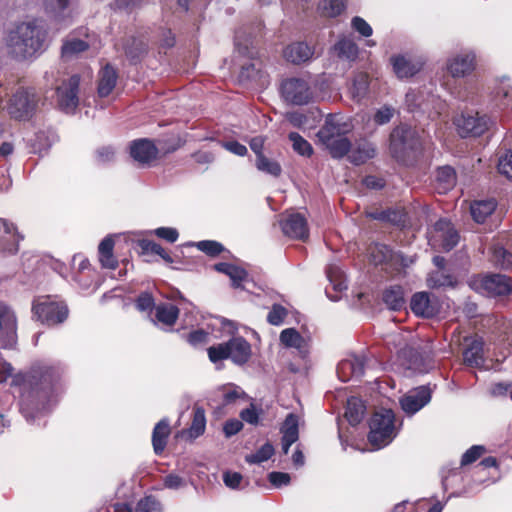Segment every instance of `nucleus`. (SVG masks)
Segmentation results:
<instances>
[{
  "instance_id": "37998d69",
  "label": "nucleus",
  "mask_w": 512,
  "mask_h": 512,
  "mask_svg": "<svg viewBox=\"0 0 512 512\" xmlns=\"http://www.w3.org/2000/svg\"><path fill=\"white\" fill-rule=\"evenodd\" d=\"M322 16L336 17L345 9V0H321L318 7Z\"/></svg>"
},
{
  "instance_id": "4468645a",
  "label": "nucleus",
  "mask_w": 512,
  "mask_h": 512,
  "mask_svg": "<svg viewBox=\"0 0 512 512\" xmlns=\"http://www.w3.org/2000/svg\"><path fill=\"white\" fill-rule=\"evenodd\" d=\"M431 395L428 386L411 389L399 399L401 409L409 416L414 415L431 401Z\"/></svg>"
},
{
  "instance_id": "69168bd1",
  "label": "nucleus",
  "mask_w": 512,
  "mask_h": 512,
  "mask_svg": "<svg viewBox=\"0 0 512 512\" xmlns=\"http://www.w3.org/2000/svg\"><path fill=\"white\" fill-rule=\"evenodd\" d=\"M163 485L167 489L177 490L186 485L185 479L177 474H168L163 478Z\"/></svg>"
},
{
  "instance_id": "4be33fe9",
  "label": "nucleus",
  "mask_w": 512,
  "mask_h": 512,
  "mask_svg": "<svg viewBox=\"0 0 512 512\" xmlns=\"http://www.w3.org/2000/svg\"><path fill=\"white\" fill-rule=\"evenodd\" d=\"M279 340L286 348L296 349L302 358H305L309 353V341L295 328H286L282 330Z\"/></svg>"
},
{
  "instance_id": "39448f33",
  "label": "nucleus",
  "mask_w": 512,
  "mask_h": 512,
  "mask_svg": "<svg viewBox=\"0 0 512 512\" xmlns=\"http://www.w3.org/2000/svg\"><path fill=\"white\" fill-rule=\"evenodd\" d=\"M40 98L32 88H19L10 98L7 111L16 120L30 119L38 109Z\"/></svg>"
},
{
  "instance_id": "13d9d810",
  "label": "nucleus",
  "mask_w": 512,
  "mask_h": 512,
  "mask_svg": "<svg viewBox=\"0 0 512 512\" xmlns=\"http://www.w3.org/2000/svg\"><path fill=\"white\" fill-rule=\"evenodd\" d=\"M286 316L287 310L279 304H274L268 313L267 320L270 324L278 326L283 323Z\"/></svg>"
},
{
  "instance_id": "603ef678",
  "label": "nucleus",
  "mask_w": 512,
  "mask_h": 512,
  "mask_svg": "<svg viewBox=\"0 0 512 512\" xmlns=\"http://www.w3.org/2000/svg\"><path fill=\"white\" fill-rule=\"evenodd\" d=\"M1 329L13 333L16 329V318L14 313L6 305L0 303V330Z\"/></svg>"
},
{
  "instance_id": "aec40b11",
  "label": "nucleus",
  "mask_w": 512,
  "mask_h": 512,
  "mask_svg": "<svg viewBox=\"0 0 512 512\" xmlns=\"http://www.w3.org/2000/svg\"><path fill=\"white\" fill-rule=\"evenodd\" d=\"M23 236L19 233L16 225L8 219L0 218V249L10 253L18 251L19 242Z\"/></svg>"
},
{
  "instance_id": "ea45409f",
  "label": "nucleus",
  "mask_w": 512,
  "mask_h": 512,
  "mask_svg": "<svg viewBox=\"0 0 512 512\" xmlns=\"http://www.w3.org/2000/svg\"><path fill=\"white\" fill-rule=\"evenodd\" d=\"M369 77L366 73H358L352 80L350 94L356 101L362 100L368 93Z\"/></svg>"
},
{
  "instance_id": "412c9836",
  "label": "nucleus",
  "mask_w": 512,
  "mask_h": 512,
  "mask_svg": "<svg viewBox=\"0 0 512 512\" xmlns=\"http://www.w3.org/2000/svg\"><path fill=\"white\" fill-rule=\"evenodd\" d=\"M365 360L360 356H350L343 359L337 367V373L341 381L347 382L358 379L364 373Z\"/></svg>"
},
{
  "instance_id": "f8f14e48",
  "label": "nucleus",
  "mask_w": 512,
  "mask_h": 512,
  "mask_svg": "<svg viewBox=\"0 0 512 512\" xmlns=\"http://www.w3.org/2000/svg\"><path fill=\"white\" fill-rule=\"evenodd\" d=\"M79 76L72 75L57 87V104L65 113H72L78 106Z\"/></svg>"
},
{
  "instance_id": "6e6552de",
  "label": "nucleus",
  "mask_w": 512,
  "mask_h": 512,
  "mask_svg": "<svg viewBox=\"0 0 512 512\" xmlns=\"http://www.w3.org/2000/svg\"><path fill=\"white\" fill-rule=\"evenodd\" d=\"M455 125L462 137H478L489 129L491 120L486 114H481L477 111H467L456 118Z\"/></svg>"
},
{
  "instance_id": "0e129e2a",
  "label": "nucleus",
  "mask_w": 512,
  "mask_h": 512,
  "mask_svg": "<svg viewBox=\"0 0 512 512\" xmlns=\"http://www.w3.org/2000/svg\"><path fill=\"white\" fill-rule=\"evenodd\" d=\"M116 152L111 146H103L96 150L95 159L100 164H106L115 159Z\"/></svg>"
},
{
  "instance_id": "0eeeda50",
  "label": "nucleus",
  "mask_w": 512,
  "mask_h": 512,
  "mask_svg": "<svg viewBox=\"0 0 512 512\" xmlns=\"http://www.w3.org/2000/svg\"><path fill=\"white\" fill-rule=\"evenodd\" d=\"M33 316L48 326L60 324L68 317V308L63 302L49 296L39 297L32 306Z\"/></svg>"
},
{
  "instance_id": "a211bd4d",
  "label": "nucleus",
  "mask_w": 512,
  "mask_h": 512,
  "mask_svg": "<svg viewBox=\"0 0 512 512\" xmlns=\"http://www.w3.org/2000/svg\"><path fill=\"white\" fill-rule=\"evenodd\" d=\"M393 71L399 79L410 78L423 67V60L410 55H395L390 59Z\"/></svg>"
},
{
  "instance_id": "e2e57ef3",
  "label": "nucleus",
  "mask_w": 512,
  "mask_h": 512,
  "mask_svg": "<svg viewBox=\"0 0 512 512\" xmlns=\"http://www.w3.org/2000/svg\"><path fill=\"white\" fill-rule=\"evenodd\" d=\"M485 448L481 445L472 446L462 456L461 465H468L475 462L482 454H484Z\"/></svg>"
},
{
  "instance_id": "09e8293b",
  "label": "nucleus",
  "mask_w": 512,
  "mask_h": 512,
  "mask_svg": "<svg viewBox=\"0 0 512 512\" xmlns=\"http://www.w3.org/2000/svg\"><path fill=\"white\" fill-rule=\"evenodd\" d=\"M79 270L80 272L74 276V281L77 282L81 288L88 289L92 283V271L89 268L88 260L81 259L79 263Z\"/></svg>"
},
{
  "instance_id": "8fccbe9b",
  "label": "nucleus",
  "mask_w": 512,
  "mask_h": 512,
  "mask_svg": "<svg viewBox=\"0 0 512 512\" xmlns=\"http://www.w3.org/2000/svg\"><path fill=\"white\" fill-rule=\"evenodd\" d=\"M492 261L496 266L502 269H509L512 267V253L503 247H494Z\"/></svg>"
},
{
  "instance_id": "f3484780",
  "label": "nucleus",
  "mask_w": 512,
  "mask_h": 512,
  "mask_svg": "<svg viewBox=\"0 0 512 512\" xmlns=\"http://www.w3.org/2000/svg\"><path fill=\"white\" fill-rule=\"evenodd\" d=\"M280 225L283 233L293 239L306 240L309 235L307 221L300 213L281 215Z\"/></svg>"
},
{
  "instance_id": "79ce46f5",
  "label": "nucleus",
  "mask_w": 512,
  "mask_h": 512,
  "mask_svg": "<svg viewBox=\"0 0 512 512\" xmlns=\"http://www.w3.org/2000/svg\"><path fill=\"white\" fill-rule=\"evenodd\" d=\"M216 393L218 397L222 398L223 405L233 404L238 399L245 397V392L240 387L233 384L219 387Z\"/></svg>"
},
{
  "instance_id": "4c0bfd02",
  "label": "nucleus",
  "mask_w": 512,
  "mask_h": 512,
  "mask_svg": "<svg viewBox=\"0 0 512 512\" xmlns=\"http://www.w3.org/2000/svg\"><path fill=\"white\" fill-rule=\"evenodd\" d=\"M287 121L296 128L299 129H308L312 128L313 124L310 123V118H313L315 122L319 117L320 113L318 111H310L309 113H301V112H290L285 115Z\"/></svg>"
},
{
  "instance_id": "dca6fc26",
  "label": "nucleus",
  "mask_w": 512,
  "mask_h": 512,
  "mask_svg": "<svg viewBox=\"0 0 512 512\" xmlns=\"http://www.w3.org/2000/svg\"><path fill=\"white\" fill-rule=\"evenodd\" d=\"M430 241L433 245L438 244L443 250L449 251L457 245L459 235L450 221L440 219L434 225Z\"/></svg>"
},
{
  "instance_id": "a878e982",
  "label": "nucleus",
  "mask_w": 512,
  "mask_h": 512,
  "mask_svg": "<svg viewBox=\"0 0 512 512\" xmlns=\"http://www.w3.org/2000/svg\"><path fill=\"white\" fill-rule=\"evenodd\" d=\"M314 50L304 42H295L288 45L283 55L285 59L293 64H301L312 58Z\"/></svg>"
},
{
  "instance_id": "58836bf2",
  "label": "nucleus",
  "mask_w": 512,
  "mask_h": 512,
  "mask_svg": "<svg viewBox=\"0 0 512 512\" xmlns=\"http://www.w3.org/2000/svg\"><path fill=\"white\" fill-rule=\"evenodd\" d=\"M376 150L373 144L361 142L349 156L350 161L355 165H360L375 156Z\"/></svg>"
},
{
  "instance_id": "72a5a7b5",
  "label": "nucleus",
  "mask_w": 512,
  "mask_h": 512,
  "mask_svg": "<svg viewBox=\"0 0 512 512\" xmlns=\"http://www.w3.org/2000/svg\"><path fill=\"white\" fill-rule=\"evenodd\" d=\"M178 316L179 309L171 303H161L155 306V318L163 325H174Z\"/></svg>"
},
{
  "instance_id": "cd10ccee",
  "label": "nucleus",
  "mask_w": 512,
  "mask_h": 512,
  "mask_svg": "<svg viewBox=\"0 0 512 512\" xmlns=\"http://www.w3.org/2000/svg\"><path fill=\"white\" fill-rule=\"evenodd\" d=\"M206 429V416L202 407L195 405L193 408V419L190 427L182 432V435L190 440L201 436Z\"/></svg>"
},
{
  "instance_id": "c9c22d12",
  "label": "nucleus",
  "mask_w": 512,
  "mask_h": 512,
  "mask_svg": "<svg viewBox=\"0 0 512 512\" xmlns=\"http://www.w3.org/2000/svg\"><path fill=\"white\" fill-rule=\"evenodd\" d=\"M214 268L216 271L226 274L231 279L234 287H240L241 283L247 278V272L243 268L230 263H218Z\"/></svg>"
},
{
  "instance_id": "a19ab883",
  "label": "nucleus",
  "mask_w": 512,
  "mask_h": 512,
  "mask_svg": "<svg viewBox=\"0 0 512 512\" xmlns=\"http://www.w3.org/2000/svg\"><path fill=\"white\" fill-rule=\"evenodd\" d=\"M114 242L110 237L104 238L98 247L99 260L103 267L113 269L116 266V260L113 257Z\"/></svg>"
},
{
  "instance_id": "4d7b16f0",
  "label": "nucleus",
  "mask_w": 512,
  "mask_h": 512,
  "mask_svg": "<svg viewBox=\"0 0 512 512\" xmlns=\"http://www.w3.org/2000/svg\"><path fill=\"white\" fill-rule=\"evenodd\" d=\"M30 142H31V152L38 153V154H42L43 152H46L51 145L44 132L37 133L35 135V138L31 139Z\"/></svg>"
},
{
  "instance_id": "49530a36",
  "label": "nucleus",
  "mask_w": 512,
  "mask_h": 512,
  "mask_svg": "<svg viewBox=\"0 0 512 512\" xmlns=\"http://www.w3.org/2000/svg\"><path fill=\"white\" fill-rule=\"evenodd\" d=\"M289 140L292 142V147L295 152L301 156L310 157L313 154L311 144L305 140L300 134L291 132L288 135Z\"/></svg>"
},
{
  "instance_id": "c03bdc74",
  "label": "nucleus",
  "mask_w": 512,
  "mask_h": 512,
  "mask_svg": "<svg viewBox=\"0 0 512 512\" xmlns=\"http://www.w3.org/2000/svg\"><path fill=\"white\" fill-rule=\"evenodd\" d=\"M327 277L335 291L341 292L347 289L346 277L338 266L330 265L327 269Z\"/></svg>"
},
{
  "instance_id": "774afa93",
  "label": "nucleus",
  "mask_w": 512,
  "mask_h": 512,
  "mask_svg": "<svg viewBox=\"0 0 512 512\" xmlns=\"http://www.w3.org/2000/svg\"><path fill=\"white\" fill-rule=\"evenodd\" d=\"M394 109L390 106H383L374 115V121L379 125L388 123L394 115Z\"/></svg>"
},
{
  "instance_id": "1a4fd4ad",
  "label": "nucleus",
  "mask_w": 512,
  "mask_h": 512,
  "mask_svg": "<svg viewBox=\"0 0 512 512\" xmlns=\"http://www.w3.org/2000/svg\"><path fill=\"white\" fill-rule=\"evenodd\" d=\"M472 287L488 296H502L512 292V280L503 274H489L475 279Z\"/></svg>"
},
{
  "instance_id": "a18cd8bd",
  "label": "nucleus",
  "mask_w": 512,
  "mask_h": 512,
  "mask_svg": "<svg viewBox=\"0 0 512 512\" xmlns=\"http://www.w3.org/2000/svg\"><path fill=\"white\" fill-rule=\"evenodd\" d=\"M147 52V44L143 39L133 38L125 47L127 57L137 62Z\"/></svg>"
},
{
  "instance_id": "c85d7f7f",
  "label": "nucleus",
  "mask_w": 512,
  "mask_h": 512,
  "mask_svg": "<svg viewBox=\"0 0 512 512\" xmlns=\"http://www.w3.org/2000/svg\"><path fill=\"white\" fill-rule=\"evenodd\" d=\"M383 302L388 309L399 311L405 307L404 290L399 285L390 286L383 292Z\"/></svg>"
},
{
  "instance_id": "bf43d9fd",
  "label": "nucleus",
  "mask_w": 512,
  "mask_h": 512,
  "mask_svg": "<svg viewBox=\"0 0 512 512\" xmlns=\"http://www.w3.org/2000/svg\"><path fill=\"white\" fill-rule=\"evenodd\" d=\"M498 171L507 179L512 180V153L506 152L504 155L499 157Z\"/></svg>"
},
{
  "instance_id": "6e6d98bb",
  "label": "nucleus",
  "mask_w": 512,
  "mask_h": 512,
  "mask_svg": "<svg viewBox=\"0 0 512 512\" xmlns=\"http://www.w3.org/2000/svg\"><path fill=\"white\" fill-rule=\"evenodd\" d=\"M135 512H161V504L152 496L139 500Z\"/></svg>"
},
{
  "instance_id": "423d86ee",
  "label": "nucleus",
  "mask_w": 512,
  "mask_h": 512,
  "mask_svg": "<svg viewBox=\"0 0 512 512\" xmlns=\"http://www.w3.org/2000/svg\"><path fill=\"white\" fill-rule=\"evenodd\" d=\"M420 147L416 131L407 125L396 127L390 135V151L398 161H406Z\"/></svg>"
},
{
  "instance_id": "2f4dec72",
  "label": "nucleus",
  "mask_w": 512,
  "mask_h": 512,
  "mask_svg": "<svg viewBox=\"0 0 512 512\" xmlns=\"http://www.w3.org/2000/svg\"><path fill=\"white\" fill-rule=\"evenodd\" d=\"M117 82L116 71L110 65H106L99 75L98 94L100 97L108 96Z\"/></svg>"
},
{
  "instance_id": "ddd939ff",
  "label": "nucleus",
  "mask_w": 512,
  "mask_h": 512,
  "mask_svg": "<svg viewBox=\"0 0 512 512\" xmlns=\"http://www.w3.org/2000/svg\"><path fill=\"white\" fill-rule=\"evenodd\" d=\"M476 68V55L473 51H461L449 57L446 69L453 78H464L473 73Z\"/></svg>"
},
{
  "instance_id": "c756f323",
  "label": "nucleus",
  "mask_w": 512,
  "mask_h": 512,
  "mask_svg": "<svg viewBox=\"0 0 512 512\" xmlns=\"http://www.w3.org/2000/svg\"><path fill=\"white\" fill-rule=\"evenodd\" d=\"M456 184V173L450 166H443L437 169L436 189L438 193L445 194Z\"/></svg>"
},
{
  "instance_id": "20e7f679",
  "label": "nucleus",
  "mask_w": 512,
  "mask_h": 512,
  "mask_svg": "<svg viewBox=\"0 0 512 512\" xmlns=\"http://www.w3.org/2000/svg\"><path fill=\"white\" fill-rule=\"evenodd\" d=\"M209 359L216 363L231 359L235 364H245L251 356V346L243 337H234L228 342L208 348Z\"/></svg>"
},
{
  "instance_id": "de8ad7c7",
  "label": "nucleus",
  "mask_w": 512,
  "mask_h": 512,
  "mask_svg": "<svg viewBox=\"0 0 512 512\" xmlns=\"http://www.w3.org/2000/svg\"><path fill=\"white\" fill-rule=\"evenodd\" d=\"M256 167L259 171L277 177L281 174V166L278 162L267 158L264 155H259L256 158Z\"/></svg>"
},
{
  "instance_id": "393cba45",
  "label": "nucleus",
  "mask_w": 512,
  "mask_h": 512,
  "mask_svg": "<svg viewBox=\"0 0 512 512\" xmlns=\"http://www.w3.org/2000/svg\"><path fill=\"white\" fill-rule=\"evenodd\" d=\"M282 451L284 454L289 452L290 446L299 438V418L290 413L287 415L282 427Z\"/></svg>"
},
{
  "instance_id": "f704fd0d",
  "label": "nucleus",
  "mask_w": 512,
  "mask_h": 512,
  "mask_svg": "<svg viewBox=\"0 0 512 512\" xmlns=\"http://www.w3.org/2000/svg\"><path fill=\"white\" fill-rule=\"evenodd\" d=\"M392 341H398L399 344L404 342V346L399 347L397 349V354L399 358L406 361L409 368L416 367L419 359V352L413 347L404 341L403 335L398 333L392 336Z\"/></svg>"
},
{
  "instance_id": "052dcab7",
  "label": "nucleus",
  "mask_w": 512,
  "mask_h": 512,
  "mask_svg": "<svg viewBox=\"0 0 512 512\" xmlns=\"http://www.w3.org/2000/svg\"><path fill=\"white\" fill-rule=\"evenodd\" d=\"M351 27L362 37H370L373 34L372 27L362 17L355 16L351 19Z\"/></svg>"
},
{
  "instance_id": "3c124183",
  "label": "nucleus",
  "mask_w": 512,
  "mask_h": 512,
  "mask_svg": "<svg viewBox=\"0 0 512 512\" xmlns=\"http://www.w3.org/2000/svg\"><path fill=\"white\" fill-rule=\"evenodd\" d=\"M274 453L272 444L265 443L255 453L249 454L245 457L246 461L250 464H260L267 461Z\"/></svg>"
},
{
  "instance_id": "7ed1b4c3",
  "label": "nucleus",
  "mask_w": 512,
  "mask_h": 512,
  "mask_svg": "<svg viewBox=\"0 0 512 512\" xmlns=\"http://www.w3.org/2000/svg\"><path fill=\"white\" fill-rule=\"evenodd\" d=\"M368 440L377 449L387 446L397 435L395 414L391 409L381 408L374 412L369 422Z\"/></svg>"
},
{
  "instance_id": "7c9ffc66",
  "label": "nucleus",
  "mask_w": 512,
  "mask_h": 512,
  "mask_svg": "<svg viewBox=\"0 0 512 512\" xmlns=\"http://www.w3.org/2000/svg\"><path fill=\"white\" fill-rule=\"evenodd\" d=\"M170 434V425L166 419L159 421L154 427L152 434L153 449L156 454H161L167 444V438Z\"/></svg>"
},
{
  "instance_id": "e433bc0d",
  "label": "nucleus",
  "mask_w": 512,
  "mask_h": 512,
  "mask_svg": "<svg viewBox=\"0 0 512 512\" xmlns=\"http://www.w3.org/2000/svg\"><path fill=\"white\" fill-rule=\"evenodd\" d=\"M365 409L366 408L362 400L356 397H351L347 401L345 417L351 425L355 426L362 421Z\"/></svg>"
},
{
  "instance_id": "2eb2a0df",
  "label": "nucleus",
  "mask_w": 512,
  "mask_h": 512,
  "mask_svg": "<svg viewBox=\"0 0 512 512\" xmlns=\"http://www.w3.org/2000/svg\"><path fill=\"white\" fill-rule=\"evenodd\" d=\"M412 312L423 318H432L440 312V304L434 295L421 291L413 294L410 300Z\"/></svg>"
},
{
  "instance_id": "473e14b6",
  "label": "nucleus",
  "mask_w": 512,
  "mask_h": 512,
  "mask_svg": "<svg viewBox=\"0 0 512 512\" xmlns=\"http://www.w3.org/2000/svg\"><path fill=\"white\" fill-rule=\"evenodd\" d=\"M496 208L494 199L474 201L470 206V211L473 219L478 223H483L488 216H490Z\"/></svg>"
},
{
  "instance_id": "5701e85b",
  "label": "nucleus",
  "mask_w": 512,
  "mask_h": 512,
  "mask_svg": "<svg viewBox=\"0 0 512 512\" xmlns=\"http://www.w3.org/2000/svg\"><path fill=\"white\" fill-rule=\"evenodd\" d=\"M157 153L156 146L147 139L135 140L130 146L131 157L141 164H148L156 159Z\"/></svg>"
},
{
  "instance_id": "bb28decb",
  "label": "nucleus",
  "mask_w": 512,
  "mask_h": 512,
  "mask_svg": "<svg viewBox=\"0 0 512 512\" xmlns=\"http://www.w3.org/2000/svg\"><path fill=\"white\" fill-rule=\"evenodd\" d=\"M334 53L341 59L354 61L359 52V48L351 36L342 35L333 46Z\"/></svg>"
},
{
  "instance_id": "338daca9",
  "label": "nucleus",
  "mask_w": 512,
  "mask_h": 512,
  "mask_svg": "<svg viewBox=\"0 0 512 512\" xmlns=\"http://www.w3.org/2000/svg\"><path fill=\"white\" fill-rule=\"evenodd\" d=\"M154 234L169 243H174L179 237V233L175 228L172 227H159L154 230Z\"/></svg>"
},
{
  "instance_id": "f257e3e1",
  "label": "nucleus",
  "mask_w": 512,
  "mask_h": 512,
  "mask_svg": "<svg viewBox=\"0 0 512 512\" xmlns=\"http://www.w3.org/2000/svg\"><path fill=\"white\" fill-rule=\"evenodd\" d=\"M46 34L36 22H23L8 31L5 43L16 59H27L44 50Z\"/></svg>"
},
{
  "instance_id": "9b49d317",
  "label": "nucleus",
  "mask_w": 512,
  "mask_h": 512,
  "mask_svg": "<svg viewBox=\"0 0 512 512\" xmlns=\"http://www.w3.org/2000/svg\"><path fill=\"white\" fill-rule=\"evenodd\" d=\"M369 257L374 265H386L394 270L407 267L412 260L399 253H394L388 246L375 243L368 249Z\"/></svg>"
},
{
  "instance_id": "9d476101",
  "label": "nucleus",
  "mask_w": 512,
  "mask_h": 512,
  "mask_svg": "<svg viewBox=\"0 0 512 512\" xmlns=\"http://www.w3.org/2000/svg\"><path fill=\"white\" fill-rule=\"evenodd\" d=\"M281 95L285 101L295 105L309 103L313 92L309 83L301 78H289L281 84Z\"/></svg>"
},
{
  "instance_id": "b1692460",
  "label": "nucleus",
  "mask_w": 512,
  "mask_h": 512,
  "mask_svg": "<svg viewBox=\"0 0 512 512\" xmlns=\"http://www.w3.org/2000/svg\"><path fill=\"white\" fill-rule=\"evenodd\" d=\"M466 347L463 351L464 362L471 367H479L483 364V341L477 337H466Z\"/></svg>"
},
{
  "instance_id": "5fc2aeb1",
  "label": "nucleus",
  "mask_w": 512,
  "mask_h": 512,
  "mask_svg": "<svg viewBox=\"0 0 512 512\" xmlns=\"http://www.w3.org/2000/svg\"><path fill=\"white\" fill-rule=\"evenodd\" d=\"M408 109L414 111L417 108H421L423 111L428 109V102L424 100L421 92L409 91L405 97Z\"/></svg>"
},
{
  "instance_id": "6ab92c4d",
  "label": "nucleus",
  "mask_w": 512,
  "mask_h": 512,
  "mask_svg": "<svg viewBox=\"0 0 512 512\" xmlns=\"http://www.w3.org/2000/svg\"><path fill=\"white\" fill-rule=\"evenodd\" d=\"M61 377L59 368L51 366H42L33 369L25 381L31 385L39 386L41 389L52 387Z\"/></svg>"
},
{
  "instance_id": "f03ea898",
  "label": "nucleus",
  "mask_w": 512,
  "mask_h": 512,
  "mask_svg": "<svg viewBox=\"0 0 512 512\" xmlns=\"http://www.w3.org/2000/svg\"><path fill=\"white\" fill-rule=\"evenodd\" d=\"M352 128V124L343 117L328 115L317 133V138L333 158H342L351 148V142L346 135Z\"/></svg>"
},
{
  "instance_id": "864d4df0",
  "label": "nucleus",
  "mask_w": 512,
  "mask_h": 512,
  "mask_svg": "<svg viewBox=\"0 0 512 512\" xmlns=\"http://www.w3.org/2000/svg\"><path fill=\"white\" fill-rule=\"evenodd\" d=\"M88 44L79 39L67 40L62 47V56L65 58L72 57L87 49Z\"/></svg>"
},
{
  "instance_id": "680f3d73",
  "label": "nucleus",
  "mask_w": 512,
  "mask_h": 512,
  "mask_svg": "<svg viewBox=\"0 0 512 512\" xmlns=\"http://www.w3.org/2000/svg\"><path fill=\"white\" fill-rule=\"evenodd\" d=\"M197 248L210 256H216L223 251V246L216 241L204 240L196 244Z\"/></svg>"
}]
</instances>
